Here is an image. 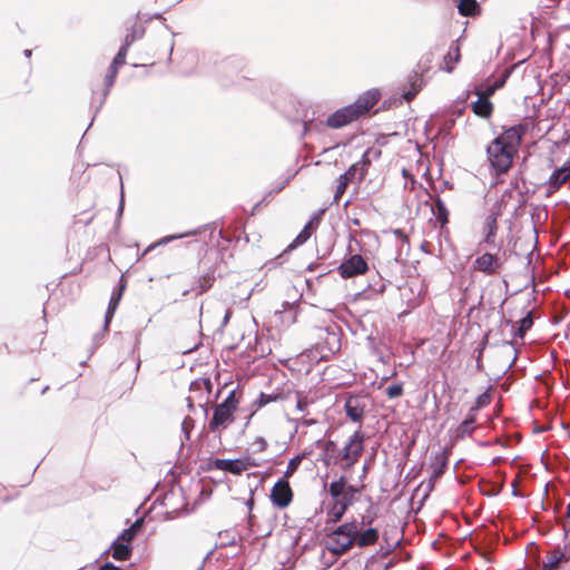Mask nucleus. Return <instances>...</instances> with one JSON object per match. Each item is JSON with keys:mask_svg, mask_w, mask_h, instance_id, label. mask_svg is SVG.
Listing matches in <instances>:
<instances>
[{"mask_svg": "<svg viewBox=\"0 0 570 570\" xmlns=\"http://www.w3.org/2000/svg\"><path fill=\"white\" fill-rule=\"evenodd\" d=\"M239 400L236 396V390H232L226 399L214 409L213 417L208 423L210 432L215 433L226 429L234 422V413L237 410Z\"/></svg>", "mask_w": 570, "mask_h": 570, "instance_id": "f257e3e1", "label": "nucleus"}, {"mask_svg": "<svg viewBox=\"0 0 570 570\" xmlns=\"http://www.w3.org/2000/svg\"><path fill=\"white\" fill-rule=\"evenodd\" d=\"M514 155V151L509 150L499 141H491L487 147L490 167L497 176L504 175L510 170Z\"/></svg>", "mask_w": 570, "mask_h": 570, "instance_id": "f03ea898", "label": "nucleus"}, {"mask_svg": "<svg viewBox=\"0 0 570 570\" xmlns=\"http://www.w3.org/2000/svg\"><path fill=\"white\" fill-rule=\"evenodd\" d=\"M364 440L365 435L358 429L351 435L342 451H338V454H341L340 461H344V469H350L357 462L364 450Z\"/></svg>", "mask_w": 570, "mask_h": 570, "instance_id": "7ed1b4c3", "label": "nucleus"}, {"mask_svg": "<svg viewBox=\"0 0 570 570\" xmlns=\"http://www.w3.org/2000/svg\"><path fill=\"white\" fill-rule=\"evenodd\" d=\"M368 271V264L360 254H353L344 259L337 267L340 276L344 279L353 278L365 274Z\"/></svg>", "mask_w": 570, "mask_h": 570, "instance_id": "20e7f679", "label": "nucleus"}, {"mask_svg": "<svg viewBox=\"0 0 570 570\" xmlns=\"http://www.w3.org/2000/svg\"><path fill=\"white\" fill-rule=\"evenodd\" d=\"M367 407V396L363 394H348L344 402L346 416L354 423H361Z\"/></svg>", "mask_w": 570, "mask_h": 570, "instance_id": "39448f33", "label": "nucleus"}, {"mask_svg": "<svg viewBox=\"0 0 570 570\" xmlns=\"http://www.w3.org/2000/svg\"><path fill=\"white\" fill-rule=\"evenodd\" d=\"M271 502L278 509L287 508L293 500V490L288 480L279 478L271 490Z\"/></svg>", "mask_w": 570, "mask_h": 570, "instance_id": "423d86ee", "label": "nucleus"}, {"mask_svg": "<svg viewBox=\"0 0 570 570\" xmlns=\"http://www.w3.org/2000/svg\"><path fill=\"white\" fill-rule=\"evenodd\" d=\"M249 458L237 459H215L212 462V469L220 470L234 475H239L252 466Z\"/></svg>", "mask_w": 570, "mask_h": 570, "instance_id": "0eeeda50", "label": "nucleus"}, {"mask_svg": "<svg viewBox=\"0 0 570 570\" xmlns=\"http://www.w3.org/2000/svg\"><path fill=\"white\" fill-rule=\"evenodd\" d=\"M524 134L525 128L523 125H514L507 128L501 135L495 137L492 141H499L509 150L517 153V149L520 146Z\"/></svg>", "mask_w": 570, "mask_h": 570, "instance_id": "6e6552de", "label": "nucleus"}, {"mask_svg": "<svg viewBox=\"0 0 570 570\" xmlns=\"http://www.w3.org/2000/svg\"><path fill=\"white\" fill-rule=\"evenodd\" d=\"M320 338L323 340L322 350L326 352L322 357L333 355L341 350V332L337 326L321 328Z\"/></svg>", "mask_w": 570, "mask_h": 570, "instance_id": "1a4fd4ad", "label": "nucleus"}, {"mask_svg": "<svg viewBox=\"0 0 570 570\" xmlns=\"http://www.w3.org/2000/svg\"><path fill=\"white\" fill-rule=\"evenodd\" d=\"M345 476L341 475L337 480H333L328 485V493L333 499V503L340 509L347 510L354 500L344 491Z\"/></svg>", "mask_w": 570, "mask_h": 570, "instance_id": "9d476101", "label": "nucleus"}, {"mask_svg": "<svg viewBox=\"0 0 570 570\" xmlns=\"http://www.w3.org/2000/svg\"><path fill=\"white\" fill-rule=\"evenodd\" d=\"M502 263L500 258L491 253H484L476 257L473 262V268L478 272H482L488 276H492L499 273Z\"/></svg>", "mask_w": 570, "mask_h": 570, "instance_id": "9b49d317", "label": "nucleus"}, {"mask_svg": "<svg viewBox=\"0 0 570 570\" xmlns=\"http://www.w3.org/2000/svg\"><path fill=\"white\" fill-rule=\"evenodd\" d=\"M356 119H358V117L355 114V110L351 105H347L330 115L326 119V126L330 128L338 129Z\"/></svg>", "mask_w": 570, "mask_h": 570, "instance_id": "f8f14e48", "label": "nucleus"}, {"mask_svg": "<svg viewBox=\"0 0 570 570\" xmlns=\"http://www.w3.org/2000/svg\"><path fill=\"white\" fill-rule=\"evenodd\" d=\"M569 560L570 551L568 550V547L564 546L561 548L558 546L548 553L547 560L543 561L541 570H559L560 564L568 562Z\"/></svg>", "mask_w": 570, "mask_h": 570, "instance_id": "ddd939ff", "label": "nucleus"}, {"mask_svg": "<svg viewBox=\"0 0 570 570\" xmlns=\"http://www.w3.org/2000/svg\"><path fill=\"white\" fill-rule=\"evenodd\" d=\"M380 100L379 90L372 89L362 94L353 104H350L352 108L355 110V114L360 118L366 111H368L372 107H374Z\"/></svg>", "mask_w": 570, "mask_h": 570, "instance_id": "4468645a", "label": "nucleus"}, {"mask_svg": "<svg viewBox=\"0 0 570 570\" xmlns=\"http://www.w3.org/2000/svg\"><path fill=\"white\" fill-rule=\"evenodd\" d=\"M450 452L451 448H444L442 451L432 454L430 462L432 469L431 479L436 480L444 474Z\"/></svg>", "mask_w": 570, "mask_h": 570, "instance_id": "2eb2a0df", "label": "nucleus"}, {"mask_svg": "<svg viewBox=\"0 0 570 570\" xmlns=\"http://www.w3.org/2000/svg\"><path fill=\"white\" fill-rule=\"evenodd\" d=\"M570 178V160L556 168L550 175L547 185L551 191L558 190Z\"/></svg>", "mask_w": 570, "mask_h": 570, "instance_id": "dca6fc26", "label": "nucleus"}, {"mask_svg": "<svg viewBox=\"0 0 570 570\" xmlns=\"http://www.w3.org/2000/svg\"><path fill=\"white\" fill-rule=\"evenodd\" d=\"M352 547V539H344L338 534H334V531L327 534L326 549L333 554H344Z\"/></svg>", "mask_w": 570, "mask_h": 570, "instance_id": "f3484780", "label": "nucleus"}, {"mask_svg": "<svg viewBox=\"0 0 570 570\" xmlns=\"http://www.w3.org/2000/svg\"><path fill=\"white\" fill-rule=\"evenodd\" d=\"M176 497H178L179 499L183 500V490L180 488L178 489V492H176L174 489H171L169 492H167L164 495V498H163V500L160 502V504L163 507H165L166 509H170V510H167L165 512V519L166 520L174 519L178 514L179 510L185 507L184 502L180 504V507H176L174 504V499Z\"/></svg>", "mask_w": 570, "mask_h": 570, "instance_id": "a211bd4d", "label": "nucleus"}, {"mask_svg": "<svg viewBox=\"0 0 570 570\" xmlns=\"http://www.w3.org/2000/svg\"><path fill=\"white\" fill-rule=\"evenodd\" d=\"M357 166L358 165H351L344 174L338 176V184L336 186V190L334 194V203H337L340 200L342 195L345 193L347 185L355 179L356 175H358Z\"/></svg>", "mask_w": 570, "mask_h": 570, "instance_id": "6ab92c4d", "label": "nucleus"}, {"mask_svg": "<svg viewBox=\"0 0 570 570\" xmlns=\"http://www.w3.org/2000/svg\"><path fill=\"white\" fill-rule=\"evenodd\" d=\"M212 389H213V383H212L210 379H198V380L193 381L189 385V391L191 393H199V399H202V394L204 391L207 393V395H209L212 393ZM207 401H208V396H206L204 403L199 404V406L202 407L204 415L206 417L208 416Z\"/></svg>", "mask_w": 570, "mask_h": 570, "instance_id": "aec40b11", "label": "nucleus"}, {"mask_svg": "<svg viewBox=\"0 0 570 570\" xmlns=\"http://www.w3.org/2000/svg\"><path fill=\"white\" fill-rule=\"evenodd\" d=\"M498 216L499 213H490L484 220V238L483 242L488 245H494L498 232Z\"/></svg>", "mask_w": 570, "mask_h": 570, "instance_id": "412c9836", "label": "nucleus"}, {"mask_svg": "<svg viewBox=\"0 0 570 570\" xmlns=\"http://www.w3.org/2000/svg\"><path fill=\"white\" fill-rule=\"evenodd\" d=\"M340 455L336 443L328 440L326 441V444H324V450H322L320 461H322L326 466L332 464L336 465L340 462Z\"/></svg>", "mask_w": 570, "mask_h": 570, "instance_id": "4be33fe9", "label": "nucleus"}, {"mask_svg": "<svg viewBox=\"0 0 570 570\" xmlns=\"http://www.w3.org/2000/svg\"><path fill=\"white\" fill-rule=\"evenodd\" d=\"M475 430V414L469 411L468 416L455 428L454 436L458 440L470 436Z\"/></svg>", "mask_w": 570, "mask_h": 570, "instance_id": "5701e85b", "label": "nucleus"}, {"mask_svg": "<svg viewBox=\"0 0 570 570\" xmlns=\"http://www.w3.org/2000/svg\"><path fill=\"white\" fill-rule=\"evenodd\" d=\"M244 66V61L242 58L239 57H236V56H233V57H228L226 59H224L219 66H218V71L222 72V73H227V75H237L242 68Z\"/></svg>", "mask_w": 570, "mask_h": 570, "instance_id": "b1692460", "label": "nucleus"}, {"mask_svg": "<svg viewBox=\"0 0 570 570\" xmlns=\"http://www.w3.org/2000/svg\"><path fill=\"white\" fill-rule=\"evenodd\" d=\"M472 110L476 116L488 119L493 112V104L490 99H485V97L479 95L478 99L472 104Z\"/></svg>", "mask_w": 570, "mask_h": 570, "instance_id": "393cba45", "label": "nucleus"}, {"mask_svg": "<svg viewBox=\"0 0 570 570\" xmlns=\"http://www.w3.org/2000/svg\"><path fill=\"white\" fill-rule=\"evenodd\" d=\"M283 311H276V314H279L281 321L286 326H289L296 322L297 313H298V305L295 303H283Z\"/></svg>", "mask_w": 570, "mask_h": 570, "instance_id": "a878e982", "label": "nucleus"}, {"mask_svg": "<svg viewBox=\"0 0 570 570\" xmlns=\"http://www.w3.org/2000/svg\"><path fill=\"white\" fill-rule=\"evenodd\" d=\"M431 210L441 227H444L449 223V210L445 203L439 196L435 197Z\"/></svg>", "mask_w": 570, "mask_h": 570, "instance_id": "bb28decb", "label": "nucleus"}, {"mask_svg": "<svg viewBox=\"0 0 570 570\" xmlns=\"http://www.w3.org/2000/svg\"><path fill=\"white\" fill-rule=\"evenodd\" d=\"M334 531V534H338L344 539H352V546L354 544L356 537L358 534V528L355 521L345 522L338 525Z\"/></svg>", "mask_w": 570, "mask_h": 570, "instance_id": "cd10ccee", "label": "nucleus"}, {"mask_svg": "<svg viewBox=\"0 0 570 570\" xmlns=\"http://www.w3.org/2000/svg\"><path fill=\"white\" fill-rule=\"evenodd\" d=\"M131 546L119 540H115L111 544V554L116 560L125 561L131 556Z\"/></svg>", "mask_w": 570, "mask_h": 570, "instance_id": "c85d7f7f", "label": "nucleus"}, {"mask_svg": "<svg viewBox=\"0 0 570 570\" xmlns=\"http://www.w3.org/2000/svg\"><path fill=\"white\" fill-rule=\"evenodd\" d=\"M379 540V531L375 528L370 527L364 532L358 533L354 543L360 548H365L376 543Z\"/></svg>", "mask_w": 570, "mask_h": 570, "instance_id": "c756f323", "label": "nucleus"}, {"mask_svg": "<svg viewBox=\"0 0 570 570\" xmlns=\"http://www.w3.org/2000/svg\"><path fill=\"white\" fill-rule=\"evenodd\" d=\"M222 543L208 551L203 560L202 566L197 570H203L204 563L213 556L216 548L235 546L237 543L236 535L230 531L219 532Z\"/></svg>", "mask_w": 570, "mask_h": 570, "instance_id": "7c9ffc66", "label": "nucleus"}, {"mask_svg": "<svg viewBox=\"0 0 570 570\" xmlns=\"http://www.w3.org/2000/svg\"><path fill=\"white\" fill-rule=\"evenodd\" d=\"M458 10L463 17H473L480 11V6L476 0H460Z\"/></svg>", "mask_w": 570, "mask_h": 570, "instance_id": "2f4dec72", "label": "nucleus"}, {"mask_svg": "<svg viewBox=\"0 0 570 570\" xmlns=\"http://www.w3.org/2000/svg\"><path fill=\"white\" fill-rule=\"evenodd\" d=\"M532 312H528L527 315L520 320L518 328L513 332V337L523 338L525 333L532 327Z\"/></svg>", "mask_w": 570, "mask_h": 570, "instance_id": "473e14b6", "label": "nucleus"}, {"mask_svg": "<svg viewBox=\"0 0 570 570\" xmlns=\"http://www.w3.org/2000/svg\"><path fill=\"white\" fill-rule=\"evenodd\" d=\"M409 80L411 82L412 89L404 91L402 94V97L406 101H411L419 94V91L421 90V86H422V79L416 73L414 76L410 77Z\"/></svg>", "mask_w": 570, "mask_h": 570, "instance_id": "72a5a7b5", "label": "nucleus"}, {"mask_svg": "<svg viewBox=\"0 0 570 570\" xmlns=\"http://www.w3.org/2000/svg\"><path fill=\"white\" fill-rule=\"evenodd\" d=\"M197 234V230H189V232H186V233H183V234H178V235H169V236H165L163 237L161 239H159L157 243L155 244H151L149 245L144 254L148 253L149 250H151L153 248L159 246V245H166L175 239H179V238H183V237H187V236H191V235H196Z\"/></svg>", "mask_w": 570, "mask_h": 570, "instance_id": "f704fd0d", "label": "nucleus"}, {"mask_svg": "<svg viewBox=\"0 0 570 570\" xmlns=\"http://www.w3.org/2000/svg\"><path fill=\"white\" fill-rule=\"evenodd\" d=\"M306 455H307V453H301V454L292 458L288 461L287 468L282 478H285V480H288L297 471L299 464L302 463L303 459L306 458Z\"/></svg>", "mask_w": 570, "mask_h": 570, "instance_id": "c9c22d12", "label": "nucleus"}, {"mask_svg": "<svg viewBox=\"0 0 570 570\" xmlns=\"http://www.w3.org/2000/svg\"><path fill=\"white\" fill-rule=\"evenodd\" d=\"M460 59V49L456 43H452L448 53L444 56V62L446 63L445 71L451 72L453 70L452 66H449L450 62H458Z\"/></svg>", "mask_w": 570, "mask_h": 570, "instance_id": "e433bc0d", "label": "nucleus"}, {"mask_svg": "<svg viewBox=\"0 0 570 570\" xmlns=\"http://www.w3.org/2000/svg\"><path fill=\"white\" fill-rule=\"evenodd\" d=\"M281 397H282V395L279 393L267 394V393L261 392L258 397L253 402V405L256 406L257 409H261L272 402L279 400Z\"/></svg>", "mask_w": 570, "mask_h": 570, "instance_id": "4c0bfd02", "label": "nucleus"}, {"mask_svg": "<svg viewBox=\"0 0 570 570\" xmlns=\"http://www.w3.org/2000/svg\"><path fill=\"white\" fill-rule=\"evenodd\" d=\"M372 163V156H371V151H365L361 158L360 161L355 163L354 165H358V180H362L364 179L366 173H367V168L370 167Z\"/></svg>", "mask_w": 570, "mask_h": 570, "instance_id": "58836bf2", "label": "nucleus"}, {"mask_svg": "<svg viewBox=\"0 0 570 570\" xmlns=\"http://www.w3.org/2000/svg\"><path fill=\"white\" fill-rule=\"evenodd\" d=\"M288 183V179H285L281 185H278L275 189L268 191L267 194H265V196L262 198V200H259L258 203H256L250 212V215H255L256 210L259 208V206L264 203H268L278 191H281L285 185Z\"/></svg>", "mask_w": 570, "mask_h": 570, "instance_id": "ea45409f", "label": "nucleus"}, {"mask_svg": "<svg viewBox=\"0 0 570 570\" xmlns=\"http://www.w3.org/2000/svg\"><path fill=\"white\" fill-rule=\"evenodd\" d=\"M116 80V77L112 75H106L105 77V89L101 91V97L99 99V105L97 107V110H100L106 101L107 96L109 95V91L111 87L114 86Z\"/></svg>", "mask_w": 570, "mask_h": 570, "instance_id": "a19ab883", "label": "nucleus"}, {"mask_svg": "<svg viewBox=\"0 0 570 570\" xmlns=\"http://www.w3.org/2000/svg\"><path fill=\"white\" fill-rule=\"evenodd\" d=\"M347 510L340 509L338 505L334 504L327 509L328 522L337 523L344 517Z\"/></svg>", "mask_w": 570, "mask_h": 570, "instance_id": "79ce46f5", "label": "nucleus"}, {"mask_svg": "<svg viewBox=\"0 0 570 570\" xmlns=\"http://www.w3.org/2000/svg\"><path fill=\"white\" fill-rule=\"evenodd\" d=\"M490 402H491V394L488 390V391L481 393L480 395H478V397L475 399L474 405L470 409V412H472L474 414L479 409L487 406Z\"/></svg>", "mask_w": 570, "mask_h": 570, "instance_id": "37998d69", "label": "nucleus"}, {"mask_svg": "<svg viewBox=\"0 0 570 570\" xmlns=\"http://www.w3.org/2000/svg\"><path fill=\"white\" fill-rule=\"evenodd\" d=\"M311 237V232L301 230L295 239L287 246V250H293L298 246L303 245Z\"/></svg>", "mask_w": 570, "mask_h": 570, "instance_id": "c03bdc74", "label": "nucleus"}, {"mask_svg": "<svg viewBox=\"0 0 570 570\" xmlns=\"http://www.w3.org/2000/svg\"><path fill=\"white\" fill-rule=\"evenodd\" d=\"M497 89H499V86L494 85H488L484 88H482V86H476L474 89V94L476 96L481 95V97H485V99H489L495 92Z\"/></svg>", "mask_w": 570, "mask_h": 570, "instance_id": "a18cd8bd", "label": "nucleus"}, {"mask_svg": "<svg viewBox=\"0 0 570 570\" xmlns=\"http://www.w3.org/2000/svg\"><path fill=\"white\" fill-rule=\"evenodd\" d=\"M144 36V30L141 31H137L135 28L131 29V31L129 33L126 35L125 37V40H124V46L130 48V46L137 40V39H140L142 38Z\"/></svg>", "mask_w": 570, "mask_h": 570, "instance_id": "49530a36", "label": "nucleus"}, {"mask_svg": "<svg viewBox=\"0 0 570 570\" xmlns=\"http://www.w3.org/2000/svg\"><path fill=\"white\" fill-rule=\"evenodd\" d=\"M385 393L389 399L400 397L403 394V384L402 383L392 384L385 390Z\"/></svg>", "mask_w": 570, "mask_h": 570, "instance_id": "de8ad7c7", "label": "nucleus"}, {"mask_svg": "<svg viewBox=\"0 0 570 570\" xmlns=\"http://www.w3.org/2000/svg\"><path fill=\"white\" fill-rule=\"evenodd\" d=\"M118 305H119L118 303L109 301L108 307H107V311H106V314H105V323H104L105 330L108 328L109 323H110L111 318L114 317V314H115L116 309L118 308Z\"/></svg>", "mask_w": 570, "mask_h": 570, "instance_id": "09e8293b", "label": "nucleus"}, {"mask_svg": "<svg viewBox=\"0 0 570 570\" xmlns=\"http://www.w3.org/2000/svg\"><path fill=\"white\" fill-rule=\"evenodd\" d=\"M128 50H129V48H128V47H126V46L121 45V46H120V48H119V50H118V52H117V55H116V56H115V58L112 59L114 65H120V66L125 65V62H126V56H127V53H128Z\"/></svg>", "mask_w": 570, "mask_h": 570, "instance_id": "8fccbe9b", "label": "nucleus"}, {"mask_svg": "<svg viewBox=\"0 0 570 570\" xmlns=\"http://www.w3.org/2000/svg\"><path fill=\"white\" fill-rule=\"evenodd\" d=\"M136 537L134 529H124L121 534L117 538V540L130 544V542Z\"/></svg>", "mask_w": 570, "mask_h": 570, "instance_id": "3c124183", "label": "nucleus"}, {"mask_svg": "<svg viewBox=\"0 0 570 570\" xmlns=\"http://www.w3.org/2000/svg\"><path fill=\"white\" fill-rule=\"evenodd\" d=\"M194 426V420L190 416H186L181 423V431L185 434L186 440L190 438V431Z\"/></svg>", "mask_w": 570, "mask_h": 570, "instance_id": "603ef678", "label": "nucleus"}, {"mask_svg": "<svg viewBox=\"0 0 570 570\" xmlns=\"http://www.w3.org/2000/svg\"><path fill=\"white\" fill-rule=\"evenodd\" d=\"M125 287H126V284L124 282V277L121 276L120 277V292H116V289H114L112 294H111V297H110V302H115V303H118L120 302L121 297H122V293L125 291Z\"/></svg>", "mask_w": 570, "mask_h": 570, "instance_id": "864d4df0", "label": "nucleus"}, {"mask_svg": "<svg viewBox=\"0 0 570 570\" xmlns=\"http://www.w3.org/2000/svg\"><path fill=\"white\" fill-rule=\"evenodd\" d=\"M364 485H361V487H356V485H347L346 483L344 484V491L355 501V495L358 494L362 489H363Z\"/></svg>", "mask_w": 570, "mask_h": 570, "instance_id": "5fc2aeb1", "label": "nucleus"}, {"mask_svg": "<svg viewBox=\"0 0 570 570\" xmlns=\"http://www.w3.org/2000/svg\"><path fill=\"white\" fill-rule=\"evenodd\" d=\"M487 342H488V335H485V336H484V338H483V341H482V343H481V348H480L479 354H478V357H476V362H475V364H476V368H478L479 371H481V370H482V367H483V364H482V360H481V357H482L483 348H484V346H485Z\"/></svg>", "mask_w": 570, "mask_h": 570, "instance_id": "6e6d98bb", "label": "nucleus"}, {"mask_svg": "<svg viewBox=\"0 0 570 570\" xmlns=\"http://www.w3.org/2000/svg\"><path fill=\"white\" fill-rule=\"evenodd\" d=\"M294 422L296 423V429L298 428V425H303V426H311V425H315L317 423V420L316 419H305V417H301V419H296L294 420Z\"/></svg>", "mask_w": 570, "mask_h": 570, "instance_id": "4d7b16f0", "label": "nucleus"}, {"mask_svg": "<svg viewBox=\"0 0 570 570\" xmlns=\"http://www.w3.org/2000/svg\"><path fill=\"white\" fill-rule=\"evenodd\" d=\"M393 234L401 240L402 244L410 246L409 237L402 229H394Z\"/></svg>", "mask_w": 570, "mask_h": 570, "instance_id": "13d9d810", "label": "nucleus"}, {"mask_svg": "<svg viewBox=\"0 0 570 570\" xmlns=\"http://www.w3.org/2000/svg\"><path fill=\"white\" fill-rule=\"evenodd\" d=\"M318 126H322V122L316 124V122H314L313 120H311V121H305V122H304V130H305V132H307V131H311V130H313V129H318Z\"/></svg>", "mask_w": 570, "mask_h": 570, "instance_id": "bf43d9fd", "label": "nucleus"}, {"mask_svg": "<svg viewBox=\"0 0 570 570\" xmlns=\"http://www.w3.org/2000/svg\"><path fill=\"white\" fill-rule=\"evenodd\" d=\"M318 225V217L315 216L314 218H312L303 228V230H306V232H311L312 233V229L314 226H317Z\"/></svg>", "mask_w": 570, "mask_h": 570, "instance_id": "052dcab7", "label": "nucleus"}, {"mask_svg": "<svg viewBox=\"0 0 570 570\" xmlns=\"http://www.w3.org/2000/svg\"><path fill=\"white\" fill-rule=\"evenodd\" d=\"M318 225V217L315 216L314 218H312L303 228V230H306V232H311L312 233V229L314 226H317Z\"/></svg>", "mask_w": 570, "mask_h": 570, "instance_id": "680f3d73", "label": "nucleus"}, {"mask_svg": "<svg viewBox=\"0 0 570 570\" xmlns=\"http://www.w3.org/2000/svg\"><path fill=\"white\" fill-rule=\"evenodd\" d=\"M368 287L373 288L374 292L381 294L385 291V284L380 279L379 284L372 285L370 284Z\"/></svg>", "mask_w": 570, "mask_h": 570, "instance_id": "e2e57ef3", "label": "nucleus"}, {"mask_svg": "<svg viewBox=\"0 0 570 570\" xmlns=\"http://www.w3.org/2000/svg\"><path fill=\"white\" fill-rule=\"evenodd\" d=\"M122 213H124V193L121 191L120 202H119L118 209H117V222L116 223H119V219H120Z\"/></svg>", "mask_w": 570, "mask_h": 570, "instance_id": "0e129e2a", "label": "nucleus"}, {"mask_svg": "<svg viewBox=\"0 0 570 570\" xmlns=\"http://www.w3.org/2000/svg\"><path fill=\"white\" fill-rule=\"evenodd\" d=\"M98 570H120L119 567H116L114 563L111 562H106L104 563Z\"/></svg>", "mask_w": 570, "mask_h": 570, "instance_id": "69168bd1", "label": "nucleus"}, {"mask_svg": "<svg viewBox=\"0 0 570 570\" xmlns=\"http://www.w3.org/2000/svg\"><path fill=\"white\" fill-rule=\"evenodd\" d=\"M119 67H120V65H114V61H111V65H110L107 73L117 77Z\"/></svg>", "mask_w": 570, "mask_h": 570, "instance_id": "338daca9", "label": "nucleus"}, {"mask_svg": "<svg viewBox=\"0 0 570 570\" xmlns=\"http://www.w3.org/2000/svg\"><path fill=\"white\" fill-rule=\"evenodd\" d=\"M142 525V520L141 519H138L136 520L130 527L129 529H134L135 530V534L138 533L139 529L141 528Z\"/></svg>", "mask_w": 570, "mask_h": 570, "instance_id": "774afa93", "label": "nucleus"}]
</instances>
